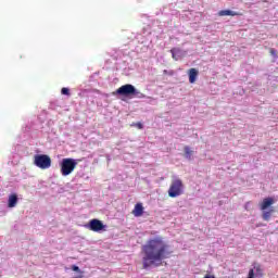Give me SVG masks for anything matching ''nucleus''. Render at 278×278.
<instances>
[{
	"instance_id": "f257e3e1",
	"label": "nucleus",
	"mask_w": 278,
	"mask_h": 278,
	"mask_svg": "<svg viewBox=\"0 0 278 278\" xmlns=\"http://www.w3.org/2000/svg\"><path fill=\"white\" fill-rule=\"evenodd\" d=\"M143 257V268H151V266H162L164 260H168L173 255L170 245L164 241L162 237H154L149 239L141 248Z\"/></svg>"
},
{
	"instance_id": "f03ea898",
	"label": "nucleus",
	"mask_w": 278,
	"mask_h": 278,
	"mask_svg": "<svg viewBox=\"0 0 278 278\" xmlns=\"http://www.w3.org/2000/svg\"><path fill=\"white\" fill-rule=\"evenodd\" d=\"M115 94H119L121 97H135L136 99H144V93L138 91L134 85L127 84L123 85L118 89H116Z\"/></svg>"
},
{
	"instance_id": "7ed1b4c3",
	"label": "nucleus",
	"mask_w": 278,
	"mask_h": 278,
	"mask_svg": "<svg viewBox=\"0 0 278 278\" xmlns=\"http://www.w3.org/2000/svg\"><path fill=\"white\" fill-rule=\"evenodd\" d=\"M184 194V181L180 178H174L168 189V197L175 199Z\"/></svg>"
},
{
	"instance_id": "20e7f679",
	"label": "nucleus",
	"mask_w": 278,
	"mask_h": 278,
	"mask_svg": "<svg viewBox=\"0 0 278 278\" xmlns=\"http://www.w3.org/2000/svg\"><path fill=\"white\" fill-rule=\"evenodd\" d=\"M75 168H77V160L71 157L62 160L61 175H63V177H68V175H71Z\"/></svg>"
},
{
	"instance_id": "39448f33",
	"label": "nucleus",
	"mask_w": 278,
	"mask_h": 278,
	"mask_svg": "<svg viewBox=\"0 0 278 278\" xmlns=\"http://www.w3.org/2000/svg\"><path fill=\"white\" fill-rule=\"evenodd\" d=\"M34 164L37 168H41V170H47V168H51V157L47 154H36L34 159Z\"/></svg>"
},
{
	"instance_id": "423d86ee",
	"label": "nucleus",
	"mask_w": 278,
	"mask_h": 278,
	"mask_svg": "<svg viewBox=\"0 0 278 278\" xmlns=\"http://www.w3.org/2000/svg\"><path fill=\"white\" fill-rule=\"evenodd\" d=\"M88 229H90V231L99 232V231H103V229H105V225H103V222L94 218L89 222Z\"/></svg>"
},
{
	"instance_id": "0eeeda50",
	"label": "nucleus",
	"mask_w": 278,
	"mask_h": 278,
	"mask_svg": "<svg viewBox=\"0 0 278 278\" xmlns=\"http://www.w3.org/2000/svg\"><path fill=\"white\" fill-rule=\"evenodd\" d=\"M271 205H275V199L274 198H265L263 199L262 203L260 204V210L262 212L268 210Z\"/></svg>"
},
{
	"instance_id": "6e6552de",
	"label": "nucleus",
	"mask_w": 278,
	"mask_h": 278,
	"mask_svg": "<svg viewBox=\"0 0 278 278\" xmlns=\"http://www.w3.org/2000/svg\"><path fill=\"white\" fill-rule=\"evenodd\" d=\"M132 215H135L136 218H140L142 214H144V206H142V203H137L131 212Z\"/></svg>"
},
{
	"instance_id": "1a4fd4ad",
	"label": "nucleus",
	"mask_w": 278,
	"mask_h": 278,
	"mask_svg": "<svg viewBox=\"0 0 278 278\" xmlns=\"http://www.w3.org/2000/svg\"><path fill=\"white\" fill-rule=\"evenodd\" d=\"M189 75V84H194L197 81V77H199V70L192 67L188 71Z\"/></svg>"
},
{
	"instance_id": "9d476101",
	"label": "nucleus",
	"mask_w": 278,
	"mask_h": 278,
	"mask_svg": "<svg viewBox=\"0 0 278 278\" xmlns=\"http://www.w3.org/2000/svg\"><path fill=\"white\" fill-rule=\"evenodd\" d=\"M18 203V195L16 193L10 194L8 200V207H16Z\"/></svg>"
},
{
	"instance_id": "9b49d317",
	"label": "nucleus",
	"mask_w": 278,
	"mask_h": 278,
	"mask_svg": "<svg viewBox=\"0 0 278 278\" xmlns=\"http://www.w3.org/2000/svg\"><path fill=\"white\" fill-rule=\"evenodd\" d=\"M218 16H242V13H238L231 10H222L218 12Z\"/></svg>"
},
{
	"instance_id": "f8f14e48",
	"label": "nucleus",
	"mask_w": 278,
	"mask_h": 278,
	"mask_svg": "<svg viewBox=\"0 0 278 278\" xmlns=\"http://www.w3.org/2000/svg\"><path fill=\"white\" fill-rule=\"evenodd\" d=\"M275 214V210L270 207L268 211H263L262 218L263 220H270V217Z\"/></svg>"
},
{
	"instance_id": "ddd939ff",
	"label": "nucleus",
	"mask_w": 278,
	"mask_h": 278,
	"mask_svg": "<svg viewBox=\"0 0 278 278\" xmlns=\"http://www.w3.org/2000/svg\"><path fill=\"white\" fill-rule=\"evenodd\" d=\"M184 151H185V157H186L187 160H192V153H193V151L190 149V147L186 146V147L184 148Z\"/></svg>"
},
{
	"instance_id": "4468645a",
	"label": "nucleus",
	"mask_w": 278,
	"mask_h": 278,
	"mask_svg": "<svg viewBox=\"0 0 278 278\" xmlns=\"http://www.w3.org/2000/svg\"><path fill=\"white\" fill-rule=\"evenodd\" d=\"M61 94H65L66 97H71V89L63 87L61 89Z\"/></svg>"
},
{
	"instance_id": "2eb2a0df",
	"label": "nucleus",
	"mask_w": 278,
	"mask_h": 278,
	"mask_svg": "<svg viewBox=\"0 0 278 278\" xmlns=\"http://www.w3.org/2000/svg\"><path fill=\"white\" fill-rule=\"evenodd\" d=\"M175 51H179V50L174 48V49L170 50V53H172L173 60L177 61V60H179V58H177V55L175 54Z\"/></svg>"
},
{
	"instance_id": "dca6fc26",
	"label": "nucleus",
	"mask_w": 278,
	"mask_h": 278,
	"mask_svg": "<svg viewBox=\"0 0 278 278\" xmlns=\"http://www.w3.org/2000/svg\"><path fill=\"white\" fill-rule=\"evenodd\" d=\"M134 126H135V127H138L139 129H143V127H144V126L142 125V123H140V122L134 124Z\"/></svg>"
},
{
	"instance_id": "f3484780",
	"label": "nucleus",
	"mask_w": 278,
	"mask_h": 278,
	"mask_svg": "<svg viewBox=\"0 0 278 278\" xmlns=\"http://www.w3.org/2000/svg\"><path fill=\"white\" fill-rule=\"evenodd\" d=\"M72 270H74V273H80L79 267L76 266V265H73V266H72Z\"/></svg>"
},
{
	"instance_id": "a211bd4d",
	"label": "nucleus",
	"mask_w": 278,
	"mask_h": 278,
	"mask_svg": "<svg viewBox=\"0 0 278 278\" xmlns=\"http://www.w3.org/2000/svg\"><path fill=\"white\" fill-rule=\"evenodd\" d=\"M269 53H270L271 55H277V50L270 49V50H269Z\"/></svg>"
},
{
	"instance_id": "6ab92c4d",
	"label": "nucleus",
	"mask_w": 278,
	"mask_h": 278,
	"mask_svg": "<svg viewBox=\"0 0 278 278\" xmlns=\"http://www.w3.org/2000/svg\"><path fill=\"white\" fill-rule=\"evenodd\" d=\"M245 210H249V202L245 204Z\"/></svg>"
},
{
	"instance_id": "aec40b11",
	"label": "nucleus",
	"mask_w": 278,
	"mask_h": 278,
	"mask_svg": "<svg viewBox=\"0 0 278 278\" xmlns=\"http://www.w3.org/2000/svg\"><path fill=\"white\" fill-rule=\"evenodd\" d=\"M245 210H249V202L245 204Z\"/></svg>"
}]
</instances>
